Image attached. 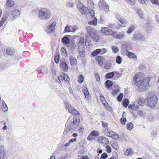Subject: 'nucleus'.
Listing matches in <instances>:
<instances>
[{
    "instance_id": "nucleus-12",
    "label": "nucleus",
    "mask_w": 159,
    "mask_h": 159,
    "mask_svg": "<svg viewBox=\"0 0 159 159\" xmlns=\"http://www.w3.org/2000/svg\"><path fill=\"white\" fill-rule=\"evenodd\" d=\"M95 59L100 66H102L104 65L105 58L103 56L100 55L97 56L95 57Z\"/></svg>"
},
{
    "instance_id": "nucleus-39",
    "label": "nucleus",
    "mask_w": 159,
    "mask_h": 159,
    "mask_svg": "<svg viewBox=\"0 0 159 159\" xmlns=\"http://www.w3.org/2000/svg\"><path fill=\"white\" fill-rule=\"evenodd\" d=\"M108 157V155L106 152L103 153L100 157V159H106Z\"/></svg>"
},
{
    "instance_id": "nucleus-53",
    "label": "nucleus",
    "mask_w": 159,
    "mask_h": 159,
    "mask_svg": "<svg viewBox=\"0 0 159 159\" xmlns=\"http://www.w3.org/2000/svg\"><path fill=\"white\" fill-rule=\"evenodd\" d=\"M102 124L103 127L104 128H106L107 127V126L108 125V123L106 122L102 121Z\"/></svg>"
},
{
    "instance_id": "nucleus-2",
    "label": "nucleus",
    "mask_w": 159,
    "mask_h": 159,
    "mask_svg": "<svg viewBox=\"0 0 159 159\" xmlns=\"http://www.w3.org/2000/svg\"><path fill=\"white\" fill-rule=\"evenodd\" d=\"M38 15L41 19L47 20L50 17L51 13L49 9L43 8L38 11Z\"/></svg>"
},
{
    "instance_id": "nucleus-7",
    "label": "nucleus",
    "mask_w": 159,
    "mask_h": 159,
    "mask_svg": "<svg viewBox=\"0 0 159 159\" xmlns=\"http://www.w3.org/2000/svg\"><path fill=\"white\" fill-rule=\"evenodd\" d=\"M99 135L98 131L96 130L92 131L89 135L87 139L89 141L93 140L95 138L98 137Z\"/></svg>"
},
{
    "instance_id": "nucleus-17",
    "label": "nucleus",
    "mask_w": 159,
    "mask_h": 159,
    "mask_svg": "<svg viewBox=\"0 0 159 159\" xmlns=\"http://www.w3.org/2000/svg\"><path fill=\"white\" fill-rule=\"evenodd\" d=\"M125 53L128 57L130 58H133V59H136L137 56L134 53L129 51L127 50L125 51Z\"/></svg>"
},
{
    "instance_id": "nucleus-28",
    "label": "nucleus",
    "mask_w": 159,
    "mask_h": 159,
    "mask_svg": "<svg viewBox=\"0 0 159 159\" xmlns=\"http://www.w3.org/2000/svg\"><path fill=\"white\" fill-rule=\"evenodd\" d=\"M88 23L89 25H96L97 24V19L96 17H94L92 21H89Z\"/></svg>"
},
{
    "instance_id": "nucleus-61",
    "label": "nucleus",
    "mask_w": 159,
    "mask_h": 159,
    "mask_svg": "<svg viewBox=\"0 0 159 159\" xmlns=\"http://www.w3.org/2000/svg\"><path fill=\"white\" fill-rule=\"evenodd\" d=\"M6 5L7 7H10V0H7Z\"/></svg>"
},
{
    "instance_id": "nucleus-29",
    "label": "nucleus",
    "mask_w": 159,
    "mask_h": 159,
    "mask_svg": "<svg viewBox=\"0 0 159 159\" xmlns=\"http://www.w3.org/2000/svg\"><path fill=\"white\" fill-rule=\"evenodd\" d=\"M99 51V50L98 49L94 50L91 53V56L93 57L97 56L98 54H100Z\"/></svg>"
},
{
    "instance_id": "nucleus-11",
    "label": "nucleus",
    "mask_w": 159,
    "mask_h": 159,
    "mask_svg": "<svg viewBox=\"0 0 159 159\" xmlns=\"http://www.w3.org/2000/svg\"><path fill=\"white\" fill-rule=\"evenodd\" d=\"M58 79L60 82L62 81L63 80L67 82H69L70 80V79L69 76L66 74L63 73L61 74L58 77Z\"/></svg>"
},
{
    "instance_id": "nucleus-60",
    "label": "nucleus",
    "mask_w": 159,
    "mask_h": 159,
    "mask_svg": "<svg viewBox=\"0 0 159 159\" xmlns=\"http://www.w3.org/2000/svg\"><path fill=\"white\" fill-rule=\"evenodd\" d=\"M7 19V18L6 16H3L2 18V20L3 21V22L5 21Z\"/></svg>"
},
{
    "instance_id": "nucleus-51",
    "label": "nucleus",
    "mask_w": 159,
    "mask_h": 159,
    "mask_svg": "<svg viewBox=\"0 0 159 159\" xmlns=\"http://www.w3.org/2000/svg\"><path fill=\"white\" fill-rule=\"evenodd\" d=\"M99 50V53H101V54H103L105 53L106 52V50L105 48H102V49H98Z\"/></svg>"
},
{
    "instance_id": "nucleus-6",
    "label": "nucleus",
    "mask_w": 159,
    "mask_h": 159,
    "mask_svg": "<svg viewBox=\"0 0 159 159\" xmlns=\"http://www.w3.org/2000/svg\"><path fill=\"white\" fill-rule=\"evenodd\" d=\"M80 119L79 117H73V122H71L70 125L71 129H75L79 125Z\"/></svg>"
},
{
    "instance_id": "nucleus-5",
    "label": "nucleus",
    "mask_w": 159,
    "mask_h": 159,
    "mask_svg": "<svg viewBox=\"0 0 159 159\" xmlns=\"http://www.w3.org/2000/svg\"><path fill=\"white\" fill-rule=\"evenodd\" d=\"M66 109L68 110V112L72 114L75 115H78L80 114L79 111L78 110L75 109L69 104H66Z\"/></svg>"
},
{
    "instance_id": "nucleus-43",
    "label": "nucleus",
    "mask_w": 159,
    "mask_h": 159,
    "mask_svg": "<svg viewBox=\"0 0 159 159\" xmlns=\"http://www.w3.org/2000/svg\"><path fill=\"white\" fill-rule=\"evenodd\" d=\"M70 25L69 26L68 25H67L65 27L64 31L66 32H70Z\"/></svg>"
},
{
    "instance_id": "nucleus-23",
    "label": "nucleus",
    "mask_w": 159,
    "mask_h": 159,
    "mask_svg": "<svg viewBox=\"0 0 159 159\" xmlns=\"http://www.w3.org/2000/svg\"><path fill=\"white\" fill-rule=\"evenodd\" d=\"M61 41L63 43L66 44L70 43V40L67 36H65L62 39Z\"/></svg>"
},
{
    "instance_id": "nucleus-37",
    "label": "nucleus",
    "mask_w": 159,
    "mask_h": 159,
    "mask_svg": "<svg viewBox=\"0 0 159 159\" xmlns=\"http://www.w3.org/2000/svg\"><path fill=\"white\" fill-rule=\"evenodd\" d=\"M138 108L139 107L138 106L135 107L134 105L130 104L128 106V108L132 109V110H137Z\"/></svg>"
},
{
    "instance_id": "nucleus-52",
    "label": "nucleus",
    "mask_w": 159,
    "mask_h": 159,
    "mask_svg": "<svg viewBox=\"0 0 159 159\" xmlns=\"http://www.w3.org/2000/svg\"><path fill=\"white\" fill-rule=\"evenodd\" d=\"M61 51L64 55H67V52L66 48L64 47L62 48Z\"/></svg>"
},
{
    "instance_id": "nucleus-58",
    "label": "nucleus",
    "mask_w": 159,
    "mask_h": 159,
    "mask_svg": "<svg viewBox=\"0 0 159 159\" xmlns=\"http://www.w3.org/2000/svg\"><path fill=\"white\" fill-rule=\"evenodd\" d=\"M89 158L87 156H81L80 159H89Z\"/></svg>"
},
{
    "instance_id": "nucleus-45",
    "label": "nucleus",
    "mask_w": 159,
    "mask_h": 159,
    "mask_svg": "<svg viewBox=\"0 0 159 159\" xmlns=\"http://www.w3.org/2000/svg\"><path fill=\"white\" fill-rule=\"evenodd\" d=\"M120 121L121 124L123 125H125L126 121V119L125 117L121 118Z\"/></svg>"
},
{
    "instance_id": "nucleus-24",
    "label": "nucleus",
    "mask_w": 159,
    "mask_h": 159,
    "mask_svg": "<svg viewBox=\"0 0 159 159\" xmlns=\"http://www.w3.org/2000/svg\"><path fill=\"white\" fill-rule=\"evenodd\" d=\"M56 24V22H53L50 26L48 27V29L49 32H52L53 30L54 27Z\"/></svg>"
},
{
    "instance_id": "nucleus-19",
    "label": "nucleus",
    "mask_w": 159,
    "mask_h": 159,
    "mask_svg": "<svg viewBox=\"0 0 159 159\" xmlns=\"http://www.w3.org/2000/svg\"><path fill=\"white\" fill-rule=\"evenodd\" d=\"M105 84L106 88L109 89L112 86L113 84L111 81L108 80L105 81Z\"/></svg>"
},
{
    "instance_id": "nucleus-64",
    "label": "nucleus",
    "mask_w": 159,
    "mask_h": 159,
    "mask_svg": "<svg viewBox=\"0 0 159 159\" xmlns=\"http://www.w3.org/2000/svg\"><path fill=\"white\" fill-rule=\"evenodd\" d=\"M138 1L141 3L143 4H145V0H138Z\"/></svg>"
},
{
    "instance_id": "nucleus-40",
    "label": "nucleus",
    "mask_w": 159,
    "mask_h": 159,
    "mask_svg": "<svg viewBox=\"0 0 159 159\" xmlns=\"http://www.w3.org/2000/svg\"><path fill=\"white\" fill-rule=\"evenodd\" d=\"M60 56L58 54H57L54 57V61L56 63H57L59 61Z\"/></svg>"
},
{
    "instance_id": "nucleus-46",
    "label": "nucleus",
    "mask_w": 159,
    "mask_h": 159,
    "mask_svg": "<svg viewBox=\"0 0 159 159\" xmlns=\"http://www.w3.org/2000/svg\"><path fill=\"white\" fill-rule=\"evenodd\" d=\"M123 97V93H120L117 97V99L119 102L121 101Z\"/></svg>"
},
{
    "instance_id": "nucleus-26",
    "label": "nucleus",
    "mask_w": 159,
    "mask_h": 159,
    "mask_svg": "<svg viewBox=\"0 0 159 159\" xmlns=\"http://www.w3.org/2000/svg\"><path fill=\"white\" fill-rule=\"evenodd\" d=\"M112 147L116 150H118L119 148V144L115 142L111 144Z\"/></svg>"
},
{
    "instance_id": "nucleus-44",
    "label": "nucleus",
    "mask_w": 159,
    "mask_h": 159,
    "mask_svg": "<svg viewBox=\"0 0 159 159\" xmlns=\"http://www.w3.org/2000/svg\"><path fill=\"white\" fill-rule=\"evenodd\" d=\"M106 151L108 153H110L111 151L112 150L111 147L110 146L107 145L106 146Z\"/></svg>"
},
{
    "instance_id": "nucleus-33",
    "label": "nucleus",
    "mask_w": 159,
    "mask_h": 159,
    "mask_svg": "<svg viewBox=\"0 0 159 159\" xmlns=\"http://www.w3.org/2000/svg\"><path fill=\"white\" fill-rule=\"evenodd\" d=\"M78 81L79 83H81L84 80V77L82 75H80L78 76Z\"/></svg>"
},
{
    "instance_id": "nucleus-50",
    "label": "nucleus",
    "mask_w": 159,
    "mask_h": 159,
    "mask_svg": "<svg viewBox=\"0 0 159 159\" xmlns=\"http://www.w3.org/2000/svg\"><path fill=\"white\" fill-rule=\"evenodd\" d=\"M150 2L153 4L159 5V1L158 0H150Z\"/></svg>"
},
{
    "instance_id": "nucleus-20",
    "label": "nucleus",
    "mask_w": 159,
    "mask_h": 159,
    "mask_svg": "<svg viewBox=\"0 0 159 159\" xmlns=\"http://www.w3.org/2000/svg\"><path fill=\"white\" fill-rule=\"evenodd\" d=\"M155 96V95L151 93H148L147 96V98H146V103H147V105H148L149 104V102L152 101V96Z\"/></svg>"
},
{
    "instance_id": "nucleus-14",
    "label": "nucleus",
    "mask_w": 159,
    "mask_h": 159,
    "mask_svg": "<svg viewBox=\"0 0 159 159\" xmlns=\"http://www.w3.org/2000/svg\"><path fill=\"white\" fill-rule=\"evenodd\" d=\"M89 34L95 41L98 42L99 40V35L95 32L90 33Z\"/></svg>"
},
{
    "instance_id": "nucleus-36",
    "label": "nucleus",
    "mask_w": 159,
    "mask_h": 159,
    "mask_svg": "<svg viewBox=\"0 0 159 159\" xmlns=\"http://www.w3.org/2000/svg\"><path fill=\"white\" fill-rule=\"evenodd\" d=\"M126 128L129 130H131L133 128V125L131 122H129L126 125Z\"/></svg>"
},
{
    "instance_id": "nucleus-35",
    "label": "nucleus",
    "mask_w": 159,
    "mask_h": 159,
    "mask_svg": "<svg viewBox=\"0 0 159 159\" xmlns=\"http://www.w3.org/2000/svg\"><path fill=\"white\" fill-rule=\"evenodd\" d=\"M129 102L128 99H125L123 102V106L125 107H127L129 104Z\"/></svg>"
},
{
    "instance_id": "nucleus-56",
    "label": "nucleus",
    "mask_w": 159,
    "mask_h": 159,
    "mask_svg": "<svg viewBox=\"0 0 159 159\" xmlns=\"http://www.w3.org/2000/svg\"><path fill=\"white\" fill-rule=\"evenodd\" d=\"M95 76L96 78V80L97 81H100V77L98 74L97 73H95Z\"/></svg>"
},
{
    "instance_id": "nucleus-10",
    "label": "nucleus",
    "mask_w": 159,
    "mask_h": 159,
    "mask_svg": "<svg viewBox=\"0 0 159 159\" xmlns=\"http://www.w3.org/2000/svg\"><path fill=\"white\" fill-rule=\"evenodd\" d=\"M97 142L99 144L106 145L109 143V141L108 139L103 136L99 137L97 139Z\"/></svg>"
},
{
    "instance_id": "nucleus-18",
    "label": "nucleus",
    "mask_w": 159,
    "mask_h": 159,
    "mask_svg": "<svg viewBox=\"0 0 159 159\" xmlns=\"http://www.w3.org/2000/svg\"><path fill=\"white\" fill-rule=\"evenodd\" d=\"M82 91L84 93L85 97L86 98H89L90 95L88 89L86 87H84L82 89Z\"/></svg>"
},
{
    "instance_id": "nucleus-59",
    "label": "nucleus",
    "mask_w": 159,
    "mask_h": 159,
    "mask_svg": "<svg viewBox=\"0 0 159 159\" xmlns=\"http://www.w3.org/2000/svg\"><path fill=\"white\" fill-rule=\"evenodd\" d=\"M84 43V39H81L80 40L79 42V44H80V45H82V44H83Z\"/></svg>"
},
{
    "instance_id": "nucleus-54",
    "label": "nucleus",
    "mask_w": 159,
    "mask_h": 159,
    "mask_svg": "<svg viewBox=\"0 0 159 159\" xmlns=\"http://www.w3.org/2000/svg\"><path fill=\"white\" fill-rule=\"evenodd\" d=\"M112 49L115 52H117L119 51V49L117 47H112Z\"/></svg>"
},
{
    "instance_id": "nucleus-34",
    "label": "nucleus",
    "mask_w": 159,
    "mask_h": 159,
    "mask_svg": "<svg viewBox=\"0 0 159 159\" xmlns=\"http://www.w3.org/2000/svg\"><path fill=\"white\" fill-rule=\"evenodd\" d=\"M76 140V138H75L74 139H71L68 142V143H65V145L66 147H68L69 146L70 144L72 143L73 142H75Z\"/></svg>"
},
{
    "instance_id": "nucleus-57",
    "label": "nucleus",
    "mask_w": 159,
    "mask_h": 159,
    "mask_svg": "<svg viewBox=\"0 0 159 159\" xmlns=\"http://www.w3.org/2000/svg\"><path fill=\"white\" fill-rule=\"evenodd\" d=\"M89 14L90 15L92 16V17H93L94 16L95 13L94 12L93 10H92L89 11Z\"/></svg>"
},
{
    "instance_id": "nucleus-27",
    "label": "nucleus",
    "mask_w": 159,
    "mask_h": 159,
    "mask_svg": "<svg viewBox=\"0 0 159 159\" xmlns=\"http://www.w3.org/2000/svg\"><path fill=\"white\" fill-rule=\"evenodd\" d=\"M114 75V71L111 72L107 73L106 77L108 79H111L112 78H113Z\"/></svg>"
},
{
    "instance_id": "nucleus-55",
    "label": "nucleus",
    "mask_w": 159,
    "mask_h": 159,
    "mask_svg": "<svg viewBox=\"0 0 159 159\" xmlns=\"http://www.w3.org/2000/svg\"><path fill=\"white\" fill-rule=\"evenodd\" d=\"M100 99L101 100L102 102L103 103L105 104V103L104 102H105V98L104 97L103 95H101L100 96Z\"/></svg>"
},
{
    "instance_id": "nucleus-31",
    "label": "nucleus",
    "mask_w": 159,
    "mask_h": 159,
    "mask_svg": "<svg viewBox=\"0 0 159 159\" xmlns=\"http://www.w3.org/2000/svg\"><path fill=\"white\" fill-rule=\"evenodd\" d=\"M70 62L71 65H74L76 63L77 60L75 58L71 57L70 58Z\"/></svg>"
},
{
    "instance_id": "nucleus-8",
    "label": "nucleus",
    "mask_w": 159,
    "mask_h": 159,
    "mask_svg": "<svg viewBox=\"0 0 159 159\" xmlns=\"http://www.w3.org/2000/svg\"><path fill=\"white\" fill-rule=\"evenodd\" d=\"M99 3L101 9L104 12H107L109 11V6L106 2L103 0H100Z\"/></svg>"
},
{
    "instance_id": "nucleus-38",
    "label": "nucleus",
    "mask_w": 159,
    "mask_h": 159,
    "mask_svg": "<svg viewBox=\"0 0 159 159\" xmlns=\"http://www.w3.org/2000/svg\"><path fill=\"white\" fill-rule=\"evenodd\" d=\"M124 34L120 33L117 34L116 36V38L118 39H120L124 38Z\"/></svg>"
},
{
    "instance_id": "nucleus-13",
    "label": "nucleus",
    "mask_w": 159,
    "mask_h": 159,
    "mask_svg": "<svg viewBox=\"0 0 159 159\" xmlns=\"http://www.w3.org/2000/svg\"><path fill=\"white\" fill-rule=\"evenodd\" d=\"M60 68L64 71H66L68 69V65L65 61H61L60 62Z\"/></svg>"
},
{
    "instance_id": "nucleus-63",
    "label": "nucleus",
    "mask_w": 159,
    "mask_h": 159,
    "mask_svg": "<svg viewBox=\"0 0 159 159\" xmlns=\"http://www.w3.org/2000/svg\"><path fill=\"white\" fill-rule=\"evenodd\" d=\"M118 92L119 90H115L113 91L112 93L113 94H116Z\"/></svg>"
},
{
    "instance_id": "nucleus-47",
    "label": "nucleus",
    "mask_w": 159,
    "mask_h": 159,
    "mask_svg": "<svg viewBox=\"0 0 159 159\" xmlns=\"http://www.w3.org/2000/svg\"><path fill=\"white\" fill-rule=\"evenodd\" d=\"M16 52L15 49L13 48L11 49V56H16Z\"/></svg>"
},
{
    "instance_id": "nucleus-49",
    "label": "nucleus",
    "mask_w": 159,
    "mask_h": 159,
    "mask_svg": "<svg viewBox=\"0 0 159 159\" xmlns=\"http://www.w3.org/2000/svg\"><path fill=\"white\" fill-rule=\"evenodd\" d=\"M134 28V26H130L127 31V33L129 34L131 33V32L133 30Z\"/></svg>"
},
{
    "instance_id": "nucleus-30",
    "label": "nucleus",
    "mask_w": 159,
    "mask_h": 159,
    "mask_svg": "<svg viewBox=\"0 0 159 159\" xmlns=\"http://www.w3.org/2000/svg\"><path fill=\"white\" fill-rule=\"evenodd\" d=\"M111 66V64L110 61H108L104 65L105 68L107 70L109 69Z\"/></svg>"
},
{
    "instance_id": "nucleus-42",
    "label": "nucleus",
    "mask_w": 159,
    "mask_h": 159,
    "mask_svg": "<svg viewBox=\"0 0 159 159\" xmlns=\"http://www.w3.org/2000/svg\"><path fill=\"white\" fill-rule=\"evenodd\" d=\"M132 151L130 148H129L127 149L126 151L124 152L125 155L127 156L129 155L132 153Z\"/></svg>"
},
{
    "instance_id": "nucleus-25",
    "label": "nucleus",
    "mask_w": 159,
    "mask_h": 159,
    "mask_svg": "<svg viewBox=\"0 0 159 159\" xmlns=\"http://www.w3.org/2000/svg\"><path fill=\"white\" fill-rule=\"evenodd\" d=\"M121 24H119L118 25L121 27H125L126 24V20L123 19H120L119 20Z\"/></svg>"
},
{
    "instance_id": "nucleus-15",
    "label": "nucleus",
    "mask_w": 159,
    "mask_h": 159,
    "mask_svg": "<svg viewBox=\"0 0 159 159\" xmlns=\"http://www.w3.org/2000/svg\"><path fill=\"white\" fill-rule=\"evenodd\" d=\"M152 100L151 101L149 102V104L148 105V106L151 107H154L157 102V97L156 96H152Z\"/></svg>"
},
{
    "instance_id": "nucleus-22",
    "label": "nucleus",
    "mask_w": 159,
    "mask_h": 159,
    "mask_svg": "<svg viewBox=\"0 0 159 159\" xmlns=\"http://www.w3.org/2000/svg\"><path fill=\"white\" fill-rule=\"evenodd\" d=\"M114 76H113V79L116 80L119 78L122 75V73H120L117 71H114Z\"/></svg>"
},
{
    "instance_id": "nucleus-32",
    "label": "nucleus",
    "mask_w": 159,
    "mask_h": 159,
    "mask_svg": "<svg viewBox=\"0 0 159 159\" xmlns=\"http://www.w3.org/2000/svg\"><path fill=\"white\" fill-rule=\"evenodd\" d=\"M122 58L119 56H117L116 57V62L117 63L120 64L122 62Z\"/></svg>"
},
{
    "instance_id": "nucleus-16",
    "label": "nucleus",
    "mask_w": 159,
    "mask_h": 159,
    "mask_svg": "<svg viewBox=\"0 0 159 159\" xmlns=\"http://www.w3.org/2000/svg\"><path fill=\"white\" fill-rule=\"evenodd\" d=\"M20 12L19 10L15 9L12 11V16L13 19H15L19 16Z\"/></svg>"
},
{
    "instance_id": "nucleus-9",
    "label": "nucleus",
    "mask_w": 159,
    "mask_h": 159,
    "mask_svg": "<svg viewBox=\"0 0 159 159\" xmlns=\"http://www.w3.org/2000/svg\"><path fill=\"white\" fill-rule=\"evenodd\" d=\"M105 134L107 136L110 137L114 139L117 140L119 138V136L118 134L113 131H107L106 132Z\"/></svg>"
},
{
    "instance_id": "nucleus-4",
    "label": "nucleus",
    "mask_w": 159,
    "mask_h": 159,
    "mask_svg": "<svg viewBox=\"0 0 159 159\" xmlns=\"http://www.w3.org/2000/svg\"><path fill=\"white\" fill-rule=\"evenodd\" d=\"M77 7L79 11L84 14H87L88 12V9L83 4L80 2H78Z\"/></svg>"
},
{
    "instance_id": "nucleus-1",
    "label": "nucleus",
    "mask_w": 159,
    "mask_h": 159,
    "mask_svg": "<svg viewBox=\"0 0 159 159\" xmlns=\"http://www.w3.org/2000/svg\"><path fill=\"white\" fill-rule=\"evenodd\" d=\"M143 78V73L141 72L136 73L133 78L134 84L138 87L142 86L145 88H147L148 86H149L150 79L148 80L147 79L141 80Z\"/></svg>"
},
{
    "instance_id": "nucleus-62",
    "label": "nucleus",
    "mask_w": 159,
    "mask_h": 159,
    "mask_svg": "<svg viewBox=\"0 0 159 159\" xmlns=\"http://www.w3.org/2000/svg\"><path fill=\"white\" fill-rule=\"evenodd\" d=\"M128 2L129 3H134L135 0H125Z\"/></svg>"
},
{
    "instance_id": "nucleus-48",
    "label": "nucleus",
    "mask_w": 159,
    "mask_h": 159,
    "mask_svg": "<svg viewBox=\"0 0 159 159\" xmlns=\"http://www.w3.org/2000/svg\"><path fill=\"white\" fill-rule=\"evenodd\" d=\"M70 32H75L76 30L77 29L75 26L70 25Z\"/></svg>"
},
{
    "instance_id": "nucleus-21",
    "label": "nucleus",
    "mask_w": 159,
    "mask_h": 159,
    "mask_svg": "<svg viewBox=\"0 0 159 159\" xmlns=\"http://www.w3.org/2000/svg\"><path fill=\"white\" fill-rule=\"evenodd\" d=\"M145 103H146V100L145 99H144L143 98H139L138 101V104L139 106H142Z\"/></svg>"
},
{
    "instance_id": "nucleus-41",
    "label": "nucleus",
    "mask_w": 159,
    "mask_h": 159,
    "mask_svg": "<svg viewBox=\"0 0 159 159\" xmlns=\"http://www.w3.org/2000/svg\"><path fill=\"white\" fill-rule=\"evenodd\" d=\"M70 131V128L68 127H65L63 134L65 135L67 134Z\"/></svg>"
},
{
    "instance_id": "nucleus-3",
    "label": "nucleus",
    "mask_w": 159,
    "mask_h": 159,
    "mask_svg": "<svg viewBox=\"0 0 159 159\" xmlns=\"http://www.w3.org/2000/svg\"><path fill=\"white\" fill-rule=\"evenodd\" d=\"M101 31L102 34L107 36L115 35L117 34L116 31L107 27H102Z\"/></svg>"
}]
</instances>
